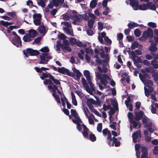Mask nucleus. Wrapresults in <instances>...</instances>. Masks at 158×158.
Instances as JSON below:
<instances>
[{"label": "nucleus", "mask_w": 158, "mask_h": 158, "mask_svg": "<svg viewBox=\"0 0 158 158\" xmlns=\"http://www.w3.org/2000/svg\"><path fill=\"white\" fill-rule=\"evenodd\" d=\"M58 71L59 72L64 74L66 73L68 74V73H69L68 70L63 67L59 68L58 69Z\"/></svg>", "instance_id": "7c9ffc66"}, {"label": "nucleus", "mask_w": 158, "mask_h": 158, "mask_svg": "<svg viewBox=\"0 0 158 158\" xmlns=\"http://www.w3.org/2000/svg\"><path fill=\"white\" fill-rule=\"evenodd\" d=\"M154 80L158 84V72L156 73L154 77Z\"/></svg>", "instance_id": "774afa93"}, {"label": "nucleus", "mask_w": 158, "mask_h": 158, "mask_svg": "<svg viewBox=\"0 0 158 158\" xmlns=\"http://www.w3.org/2000/svg\"><path fill=\"white\" fill-rule=\"evenodd\" d=\"M35 69L36 71L38 73H41L42 71H45L48 70V68L44 67H42L41 68H40L39 67H36L35 68Z\"/></svg>", "instance_id": "72a5a7b5"}, {"label": "nucleus", "mask_w": 158, "mask_h": 158, "mask_svg": "<svg viewBox=\"0 0 158 158\" xmlns=\"http://www.w3.org/2000/svg\"><path fill=\"white\" fill-rule=\"evenodd\" d=\"M7 15L13 18H16V15L15 12H8L7 13Z\"/></svg>", "instance_id": "052dcab7"}, {"label": "nucleus", "mask_w": 158, "mask_h": 158, "mask_svg": "<svg viewBox=\"0 0 158 158\" xmlns=\"http://www.w3.org/2000/svg\"><path fill=\"white\" fill-rule=\"evenodd\" d=\"M125 103L127 107L129 108V110L131 111H132L133 109L131 104L129 102H127V101H125Z\"/></svg>", "instance_id": "603ef678"}, {"label": "nucleus", "mask_w": 158, "mask_h": 158, "mask_svg": "<svg viewBox=\"0 0 158 158\" xmlns=\"http://www.w3.org/2000/svg\"><path fill=\"white\" fill-rule=\"evenodd\" d=\"M83 110L86 116H88L89 114V111L87 107L84 106L83 108Z\"/></svg>", "instance_id": "37998d69"}, {"label": "nucleus", "mask_w": 158, "mask_h": 158, "mask_svg": "<svg viewBox=\"0 0 158 158\" xmlns=\"http://www.w3.org/2000/svg\"><path fill=\"white\" fill-rule=\"evenodd\" d=\"M151 64L155 68H158V64L157 61L155 60H152L151 62Z\"/></svg>", "instance_id": "09e8293b"}, {"label": "nucleus", "mask_w": 158, "mask_h": 158, "mask_svg": "<svg viewBox=\"0 0 158 158\" xmlns=\"http://www.w3.org/2000/svg\"><path fill=\"white\" fill-rule=\"evenodd\" d=\"M77 41L73 38H71L70 39V42L71 44H76Z\"/></svg>", "instance_id": "680f3d73"}, {"label": "nucleus", "mask_w": 158, "mask_h": 158, "mask_svg": "<svg viewBox=\"0 0 158 158\" xmlns=\"http://www.w3.org/2000/svg\"><path fill=\"white\" fill-rule=\"evenodd\" d=\"M113 141V143H112V145H113V143H115V146L116 147H117L119 146L120 145V143L119 142H116L117 139L114 137H113L112 139V141Z\"/></svg>", "instance_id": "a18cd8bd"}, {"label": "nucleus", "mask_w": 158, "mask_h": 158, "mask_svg": "<svg viewBox=\"0 0 158 158\" xmlns=\"http://www.w3.org/2000/svg\"><path fill=\"white\" fill-rule=\"evenodd\" d=\"M127 115L129 119H130L131 122L132 123L134 117L133 114L131 113L130 112L128 113Z\"/></svg>", "instance_id": "bf43d9fd"}, {"label": "nucleus", "mask_w": 158, "mask_h": 158, "mask_svg": "<svg viewBox=\"0 0 158 158\" xmlns=\"http://www.w3.org/2000/svg\"><path fill=\"white\" fill-rule=\"evenodd\" d=\"M85 52L88 55V54L89 55L90 53L92 54L93 51L90 48H86L85 49Z\"/></svg>", "instance_id": "338daca9"}, {"label": "nucleus", "mask_w": 158, "mask_h": 158, "mask_svg": "<svg viewBox=\"0 0 158 158\" xmlns=\"http://www.w3.org/2000/svg\"><path fill=\"white\" fill-rule=\"evenodd\" d=\"M88 119L89 122L90 124H93L94 123V116L92 114H90L89 116L86 117Z\"/></svg>", "instance_id": "bb28decb"}, {"label": "nucleus", "mask_w": 158, "mask_h": 158, "mask_svg": "<svg viewBox=\"0 0 158 158\" xmlns=\"http://www.w3.org/2000/svg\"><path fill=\"white\" fill-rule=\"evenodd\" d=\"M28 34L31 36L33 39L36 35L37 32L36 31L33 29H31L28 31Z\"/></svg>", "instance_id": "cd10ccee"}, {"label": "nucleus", "mask_w": 158, "mask_h": 158, "mask_svg": "<svg viewBox=\"0 0 158 158\" xmlns=\"http://www.w3.org/2000/svg\"><path fill=\"white\" fill-rule=\"evenodd\" d=\"M71 95L72 103L74 106H77V101L75 96L73 92H71Z\"/></svg>", "instance_id": "c85d7f7f"}, {"label": "nucleus", "mask_w": 158, "mask_h": 158, "mask_svg": "<svg viewBox=\"0 0 158 158\" xmlns=\"http://www.w3.org/2000/svg\"><path fill=\"white\" fill-rule=\"evenodd\" d=\"M94 51L96 54L99 53L101 57L103 58H106V61H109V56L108 54H104V52L103 49H100L99 51L97 48H96L95 49Z\"/></svg>", "instance_id": "f3484780"}, {"label": "nucleus", "mask_w": 158, "mask_h": 158, "mask_svg": "<svg viewBox=\"0 0 158 158\" xmlns=\"http://www.w3.org/2000/svg\"><path fill=\"white\" fill-rule=\"evenodd\" d=\"M135 114L136 115L135 119L136 120H139L143 116V112L141 111H140L138 113L135 112Z\"/></svg>", "instance_id": "2f4dec72"}, {"label": "nucleus", "mask_w": 158, "mask_h": 158, "mask_svg": "<svg viewBox=\"0 0 158 158\" xmlns=\"http://www.w3.org/2000/svg\"><path fill=\"white\" fill-rule=\"evenodd\" d=\"M44 83L46 85L49 84L48 86V89L51 92H53L52 95L54 97L57 103L60 104V98L59 96L56 94V92L57 91L60 95L62 105L64 106H65L66 103L68 102L67 99L65 98L64 94L62 93V92H61L58 89L57 86L55 85H53L51 81L49 80H48L46 79L44 81Z\"/></svg>", "instance_id": "f257e3e1"}, {"label": "nucleus", "mask_w": 158, "mask_h": 158, "mask_svg": "<svg viewBox=\"0 0 158 158\" xmlns=\"http://www.w3.org/2000/svg\"><path fill=\"white\" fill-rule=\"evenodd\" d=\"M139 45V44L138 43L135 42H134L132 44L131 46V49L133 50L136 48H137L138 47Z\"/></svg>", "instance_id": "8fccbe9b"}, {"label": "nucleus", "mask_w": 158, "mask_h": 158, "mask_svg": "<svg viewBox=\"0 0 158 158\" xmlns=\"http://www.w3.org/2000/svg\"><path fill=\"white\" fill-rule=\"evenodd\" d=\"M50 75L47 72L43 73L42 74V76H40V77L43 80L44 78L49 77Z\"/></svg>", "instance_id": "5fc2aeb1"}, {"label": "nucleus", "mask_w": 158, "mask_h": 158, "mask_svg": "<svg viewBox=\"0 0 158 158\" xmlns=\"http://www.w3.org/2000/svg\"><path fill=\"white\" fill-rule=\"evenodd\" d=\"M152 151L154 155H158V146H155L152 150Z\"/></svg>", "instance_id": "864d4df0"}, {"label": "nucleus", "mask_w": 158, "mask_h": 158, "mask_svg": "<svg viewBox=\"0 0 158 158\" xmlns=\"http://www.w3.org/2000/svg\"><path fill=\"white\" fill-rule=\"evenodd\" d=\"M142 122L143 123L146 124L144 128L147 129L150 132H152L154 131L153 128V124L149 121V119L146 117L143 118Z\"/></svg>", "instance_id": "0eeeda50"}, {"label": "nucleus", "mask_w": 158, "mask_h": 158, "mask_svg": "<svg viewBox=\"0 0 158 158\" xmlns=\"http://www.w3.org/2000/svg\"><path fill=\"white\" fill-rule=\"evenodd\" d=\"M103 108L104 111H106L110 109L111 107L110 105H106L104 104Z\"/></svg>", "instance_id": "0e129e2a"}, {"label": "nucleus", "mask_w": 158, "mask_h": 158, "mask_svg": "<svg viewBox=\"0 0 158 158\" xmlns=\"http://www.w3.org/2000/svg\"><path fill=\"white\" fill-rule=\"evenodd\" d=\"M102 133L104 135L107 136V139L108 142V143L110 145V141H112L111 135L110 132V131L108 130L107 129H103L102 131Z\"/></svg>", "instance_id": "a211bd4d"}, {"label": "nucleus", "mask_w": 158, "mask_h": 158, "mask_svg": "<svg viewBox=\"0 0 158 158\" xmlns=\"http://www.w3.org/2000/svg\"><path fill=\"white\" fill-rule=\"evenodd\" d=\"M134 33L135 35L137 37L139 36L141 34V32L138 29H136L135 30Z\"/></svg>", "instance_id": "6e6d98bb"}, {"label": "nucleus", "mask_w": 158, "mask_h": 158, "mask_svg": "<svg viewBox=\"0 0 158 158\" xmlns=\"http://www.w3.org/2000/svg\"><path fill=\"white\" fill-rule=\"evenodd\" d=\"M64 0H52L48 5V6L50 9L53 8V6L57 7L64 2Z\"/></svg>", "instance_id": "dca6fc26"}, {"label": "nucleus", "mask_w": 158, "mask_h": 158, "mask_svg": "<svg viewBox=\"0 0 158 158\" xmlns=\"http://www.w3.org/2000/svg\"><path fill=\"white\" fill-rule=\"evenodd\" d=\"M24 55L26 57H28L27 54H29L31 56H35L39 54V52L35 50H33L31 48H28L25 51L23 50Z\"/></svg>", "instance_id": "ddd939ff"}, {"label": "nucleus", "mask_w": 158, "mask_h": 158, "mask_svg": "<svg viewBox=\"0 0 158 158\" xmlns=\"http://www.w3.org/2000/svg\"><path fill=\"white\" fill-rule=\"evenodd\" d=\"M106 34L104 32H102L100 34H99L98 39L99 41L101 43H102L103 41V40L102 39V38H104L105 37H106Z\"/></svg>", "instance_id": "c756f323"}, {"label": "nucleus", "mask_w": 158, "mask_h": 158, "mask_svg": "<svg viewBox=\"0 0 158 158\" xmlns=\"http://www.w3.org/2000/svg\"><path fill=\"white\" fill-rule=\"evenodd\" d=\"M94 21L93 19H90L88 21V25L89 28H92L93 27Z\"/></svg>", "instance_id": "de8ad7c7"}, {"label": "nucleus", "mask_w": 158, "mask_h": 158, "mask_svg": "<svg viewBox=\"0 0 158 158\" xmlns=\"http://www.w3.org/2000/svg\"><path fill=\"white\" fill-rule=\"evenodd\" d=\"M0 23L2 24V25L7 27L8 26L12 24L13 23L12 22H7L4 21L3 20H1L0 21Z\"/></svg>", "instance_id": "4c0bfd02"}, {"label": "nucleus", "mask_w": 158, "mask_h": 158, "mask_svg": "<svg viewBox=\"0 0 158 158\" xmlns=\"http://www.w3.org/2000/svg\"><path fill=\"white\" fill-rule=\"evenodd\" d=\"M81 79L83 85L86 90L90 94H93V91H94L95 90L94 87V89H92L91 87L90 88H89L88 84L87 83L84 77H82Z\"/></svg>", "instance_id": "f8f14e48"}, {"label": "nucleus", "mask_w": 158, "mask_h": 158, "mask_svg": "<svg viewBox=\"0 0 158 158\" xmlns=\"http://www.w3.org/2000/svg\"><path fill=\"white\" fill-rule=\"evenodd\" d=\"M84 54L85 52L84 50H80L78 54L79 57L81 59L83 60L84 59L83 55H84Z\"/></svg>", "instance_id": "79ce46f5"}, {"label": "nucleus", "mask_w": 158, "mask_h": 158, "mask_svg": "<svg viewBox=\"0 0 158 158\" xmlns=\"http://www.w3.org/2000/svg\"><path fill=\"white\" fill-rule=\"evenodd\" d=\"M97 131L99 132H101L102 129V123L98 124L97 127Z\"/></svg>", "instance_id": "3c124183"}, {"label": "nucleus", "mask_w": 158, "mask_h": 158, "mask_svg": "<svg viewBox=\"0 0 158 158\" xmlns=\"http://www.w3.org/2000/svg\"><path fill=\"white\" fill-rule=\"evenodd\" d=\"M98 29L100 31H102L103 28V24L101 22H99L98 23Z\"/></svg>", "instance_id": "69168bd1"}, {"label": "nucleus", "mask_w": 158, "mask_h": 158, "mask_svg": "<svg viewBox=\"0 0 158 158\" xmlns=\"http://www.w3.org/2000/svg\"><path fill=\"white\" fill-rule=\"evenodd\" d=\"M85 59L87 62L88 63H90L94 65L95 63L93 60H91V58L87 54L85 55Z\"/></svg>", "instance_id": "f704fd0d"}, {"label": "nucleus", "mask_w": 158, "mask_h": 158, "mask_svg": "<svg viewBox=\"0 0 158 158\" xmlns=\"http://www.w3.org/2000/svg\"><path fill=\"white\" fill-rule=\"evenodd\" d=\"M108 2V0H104L102 2L103 7H105L106 10L108 9V8L106 6Z\"/></svg>", "instance_id": "e2e57ef3"}, {"label": "nucleus", "mask_w": 158, "mask_h": 158, "mask_svg": "<svg viewBox=\"0 0 158 158\" xmlns=\"http://www.w3.org/2000/svg\"><path fill=\"white\" fill-rule=\"evenodd\" d=\"M97 5V1L96 0H92L90 3V7L91 8H94L96 7Z\"/></svg>", "instance_id": "58836bf2"}, {"label": "nucleus", "mask_w": 158, "mask_h": 158, "mask_svg": "<svg viewBox=\"0 0 158 158\" xmlns=\"http://www.w3.org/2000/svg\"><path fill=\"white\" fill-rule=\"evenodd\" d=\"M130 4L133 9L137 10L138 9L140 10H146L148 9V7L147 4H143L141 5H138V1L137 0H130Z\"/></svg>", "instance_id": "423d86ee"}, {"label": "nucleus", "mask_w": 158, "mask_h": 158, "mask_svg": "<svg viewBox=\"0 0 158 158\" xmlns=\"http://www.w3.org/2000/svg\"><path fill=\"white\" fill-rule=\"evenodd\" d=\"M33 22L35 25H39L41 23V15L40 14H35L33 15Z\"/></svg>", "instance_id": "4468645a"}, {"label": "nucleus", "mask_w": 158, "mask_h": 158, "mask_svg": "<svg viewBox=\"0 0 158 158\" xmlns=\"http://www.w3.org/2000/svg\"><path fill=\"white\" fill-rule=\"evenodd\" d=\"M33 38L28 34H27L23 37V40L25 42H29L31 41Z\"/></svg>", "instance_id": "a878e982"}, {"label": "nucleus", "mask_w": 158, "mask_h": 158, "mask_svg": "<svg viewBox=\"0 0 158 158\" xmlns=\"http://www.w3.org/2000/svg\"><path fill=\"white\" fill-rule=\"evenodd\" d=\"M39 51L44 53L48 52L49 51V49L47 46H45L39 50Z\"/></svg>", "instance_id": "c03bdc74"}, {"label": "nucleus", "mask_w": 158, "mask_h": 158, "mask_svg": "<svg viewBox=\"0 0 158 158\" xmlns=\"http://www.w3.org/2000/svg\"><path fill=\"white\" fill-rule=\"evenodd\" d=\"M131 123L133 124V127L135 128H139L141 127V124L138 122H136L135 121H132V123Z\"/></svg>", "instance_id": "a19ab883"}, {"label": "nucleus", "mask_w": 158, "mask_h": 158, "mask_svg": "<svg viewBox=\"0 0 158 158\" xmlns=\"http://www.w3.org/2000/svg\"><path fill=\"white\" fill-rule=\"evenodd\" d=\"M139 77L141 81L143 82V84L147 87L149 88L150 90H148L144 87L145 94L146 96L149 97L150 95L151 98L154 101L156 100V98L155 95L153 94H155V92H153V89L151 86L152 85V82L149 80H148L144 76H142V74L140 73L139 74Z\"/></svg>", "instance_id": "f03ea898"}, {"label": "nucleus", "mask_w": 158, "mask_h": 158, "mask_svg": "<svg viewBox=\"0 0 158 158\" xmlns=\"http://www.w3.org/2000/svg\"><path fill=\"white\" fill-rule=\"evenodd\" d=\"M149 42L151 43V46L149 47V50L152 52L156 51L157 50V48L156 47V44L154 43L153 41L151 39L149 40Z\"/></svg>", "instance_id": "412c9836"}, {"label": "nucleus", "mask_w": 158, "mask_h": 158, "mask_svg": "<svg viewBox=\"0 0 158 158\" xmlns=\"http://www.w3.org/2000/svg\"><path fill=\"white\" fill-rule=\"evenodd\" d=\"M62 17L65 20H67L71 18L73 20V23L74 24H77V22L80 21V18L76 15V12L74 11L70 12L69 14L66 13L63 15Z\"/></svg>", "instance_id": "20e7f679"}, {"label": "nucleus", "mask_w": 158, "mask_h": 158, "mask_svg": "<svg viewBox=\"0 0 158 158\" xmlns=\"http://www.w3.org/2000/svg\"><path fill=\"white\" fill-rule=\"evenodd\" d=\"M71 114L72 115L73 118L71 116L69 115L70 118H72L73 121L76 124H77V128L78 130L80 131L81 129L80 128L81 127V123L82 121L81 119L78 117V114L75 110L72 109L71 110Z\"/></svg>", "instance_id": "39448f33"}, {"label": "nucleus", "mask_w": 158, "mask_h": 158, "mask_svg": "<svg viewBox=\"0 0 158 158\" xmlns=\"http://www.w3.org/2000/svg\"><path fill=\"white\" fill-rule=\"evenodd\" d=\"M60 43L59 41H57V44L56 45L55 48L57 52L60 51Z\"/></svg>", "instance_id": "13d9d810"}, {"label": "nucleus", "mask_w": 158, "mask_h": 158, "mask_svg": "<svg viewBox=\"0 0 158 158\" xmlns=\"http://www.w3.org/2000/svg\"><path fill=\"white\" fill-rule=\"evenodd\" d=\"M152 105L151 106V111L152 113L153 114H155L156 112V109L153 107V106H155L156 107H157L158 108V104L156 103H154L152 101Z\"/></svg>", "instance_id": "c9c22d12"}, {"label": "nucleus", "mask_w": 158, "mask_h": 158, "mask_svg": "<svg viewBox=\"0 0 158 158\" xmlns=\"http://www.w3.org/2000/svg\"><path fill=\"white\" fill-rule=\"evenodd\" d=\"M72 70L74 72L73 74L72 75V77L74 79L79 81L81 76V73L79 70L77 69L74 67H73Z\"/></svg>", "instance_id": "2eb2a0df"}, {"label": "nucleus", "mask_w": 158, "mask_h": 158, "mask_svg": "<svg viewBox=\"0 0 158 158\" xmlns=\"http://www.w3.org/2000/svg\"><path fill=\"white\" fill-rule=\"evenodd\" d=\"M61 23L62 25L67 27H64L63 29L64 33L71 36H73V30L71 29L68 28V27H71L70 23L64 21L62 22Z\"/></svg>", "instance_id": "6e6552de"}, {"label": "nucleus", "mask_w": 158, "mask_h": 158, "mask_svg": "<svg viewBox=\"0 0 158 158\" xmlns=\"http://www.w3.org/2000/svg\"><path fill=\"white\" fill-rule=\"evenodd\" d=\"M141 152H142L141 158H148L147 157V150L145 147H142Z\"/></svg>", "instance_id": "4be33fe9"}, {"label": "nucleus", "mask_w": 158, "mask_h": 158, "mask_svg": "<svg viewBox=\"0 0 158 158\" xmlns=\"http://www.w3.org/2000/svg\"><path fill=\"white\" fill-rule=\"evenodd\" d=\"M127 26L129 28L131 29L135 27H138V24L137 23H135L134 22H131L129 23L128 24Z\"/></svg>", "instance_id": "e433bc0d"}, {"label": "nucleus", "mask_w": 158, "mask_h": 158, "mask_svg": "<svg viewBox=\"0 0 158 158\" xmlns=\"http://www.w3.org/2000/svg\"><path fill=\"white\" fill-rule=\"evenodd\" d=\"M107 70V69L104 68L102 69V68L98 67L95 72V76L98 79L100 80L101 82L104 86H106L107 83V80H111L110 78L107 75L101 74L102 73H106Z\"/></svg>", "instance_id": "7ed1b4c3"}, {"label": "nucleus", "mask_w": 158, "mask_h": 158, "mask_svg": "<svg viewBox=\"0 0 158 158\" xmlns=\"http://www.w3.org/2000/svg\"><path fill=\"white\" fill-rule=\"evenodd\" d=\"M83 73L89 84L92 89H94V84L92 82V77L90 75V72L88 70H85L83 71Z\"/></svg>", "instance_id": "1a4fd4ad"}, {"label": "nucleus", "mask_w": 158, "mask_h": 158, "mask_svg": "<svg viewBox=\"0 0 158 158\" xmlns=\"http://www.w3.org/2000/svg\"><path fill=\"white\" fill-rule=\"evenodd\" d=\"M81 127L83 129V131L82 133L83 136L85 138H88V135L89 133V130L84 124H82L81 125V127H80L81 130L80 131H81Z\"/></svg>", "instance_id": "6ab92c4d"}, {"label": "nucleus", "mask_w": 158, "mask_h": 158, "mask_svg": "<svg viewBox=\"0 0 158 158\" xmlns=\"http://www.w3.org/2000/svg\"><path fill=\"white\" fill-rule=\"evenodd\" d=\"M147 5L148 7V9H150L152 10H156V6L152 2L148 3L147 4Z\"/></svg>", "instance_id": "b1692460"}, {"label": "nucleus", "mask_w": 158, "mask_h": 158, "mask_svg": "<svg viewBox=\"0 0 158 158\" xmlns=\"http://www.w3.org/2000/svg\"><path fill=\"white\" fill-rule=\"evenodd\" d=\"M88 138L92 142L95 141L96 139V137L92 133L89 134Z\"/></svg>", "instance_id": "49530a36"}, {"label": "nucleus", "mask_w": 158, "mask_h": 158, "mask_svg": "<svg viewBox=\"0 0 158 158\" xmlns=\"http://www.w3.org/2000/svg\"><path fill=\"white\" fill-rule=\"evenodd\" d=\"M38 5L41 6L42 7H44L45 6L44 2L42 0H40L37 2Z\"/></svg>", "instance_id": "4d7b16f0"}, {"label": "nucleus", "mask_w": 158, "mask_h": 158, "mask_svg": "<svg viewBox=\"0 0 158 158\" xmlns=\"http://www.w3.org/2000/svg\"><path fill=\"white\" fill-rule=\"evenodd\" d=\"M49 77L50 79H52L54 81V83L56 84L57 85H60V83L59 81L54 79L52 76V75H50L49 76Z\"/></svg>", "instance_id": "ea45409f"}, {"label": "nucleus", "mask_w": 158, "mask_h": 158, "mask_svg": "<svg viewBox=\"0 0 158 158\" xmlns=\"http://www.w3.org/2000/svg\"><path fill=\"white\" fill-rule=\"evenodd\" d=\"M40 64H45L52 58V56L48 54H42L40 56Z\"/></svg>", "instance_id": "9b49d317"}, {"label": "nucleus", "mask_w": 158, "mask_h": 158, "mask_svg": "<svg viewBox=\"0 0 158 158\" xmlns=\"http://www.w3.org/2000/svg\"><path fill=\"white\" fill-rule=\"evenodd\" d=\"M141 147V146L139 144H136L135 145V148L136 152V156L138 158H139L140 156V153L139 152V150Z\"/></svg>", "instance_id": "5701e85b"}, {"label": "nucleus", "mask_w": 158, "mask_h": 158, "mask_svg": "<svg viewBox=\"0 0 158 158\" xmlns=\"http://www.w3.org/2000/svg\"><path fill=\"white\" fill-rule=\"evenodd\" d=\"M141 137L140 131H138L133 134L132 138L133 141L134 143L137 142L139 140V138Z\"/></svg>", "instance_id": "aec40b11"}, {"label": "nucleus", "mask_w": 158, "mask_h": 158, "mask_svg": "<svg viewBox=\"0 0 158 158\" xmlns=\"http://www.w3.org/2000/svg\"><path fill=\"white\" fill-rule=\"evenodd\" d=\"M153 35L152 31L151 30H148L147 31H145L143 33V35L145 37H147L152 36Z\"/></svg>", "instance_id": "393cba45"}, {"label": "nucleus", "mask_w": 158, "mask_h": 158, "mask_svg": "<svg viewBox=\"0 0 158 158\" xmlns=\"http://www.w3.org/2000/svg\"><path fill=\"white\" fill-rule=\"evenodd\" d=\"M39 32L42 35H44L46 33L45 28L44 26H40L39 29Z\"/></svg>", "instance_id": "473e14b6"}, {"label": "nucleus", "mask_w": 158, "mask_h": 158, "mask_svg": "<svg viewBox=\"0 0 158 158\" xmlns=\"http://www.w3.org/2000/svg\"><path fill=\"white\" fill-rule=\"evenodd\" d=\"M12 34L14 36L13 39L11 40L12 43L18 47H21V40L19 37L18 36L16 33L14 31L12 32Z\"/></svg>", "instance_id": "9d476101"}]
</instances>
